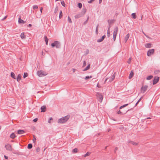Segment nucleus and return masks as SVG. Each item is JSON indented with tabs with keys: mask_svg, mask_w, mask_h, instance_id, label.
I'll use <instances>...</instances> for the list:
<instances>
[{
	"mask_svg": "<svg viewBox=\"0 0 160 160\" xmlns=\"http://www.w3.org/2000/svg\"><path fill=\"white\" fill-rule=\"evenodd\" d=\"M70 118L69 115H68L65 117L62 118L58 120V123H63L66 122Z\"/></svg>",
	"mask_w": 160,
	"mask_h": 160,
	"instance_id": "1",
	"label": "nucleus"
},
{
	"mask_svg": "<svg viewBox=\"0 0 160 160\" xmlns=\"http://www.w3.org/2000/svg\"><path fill=\"white\" fill-rule=\"evenodd\" d=\"M37 74L39 77H42L46 76L48 73L45 72L41 70L38 71L37 72Z\"/></svg>",
	"mask_w": 160,
	"mask_h": 160,
	"instance_id": "2",
	"label": "nucleus"
},
{
	"mask_svg": "<svg viewBox=\"0 0 160 160\" xmlns=\"http://www.w3.org/2000/svg\"><path fill=\"white\" fill-rule=\"evenodd\" d=\"M97 98L99 102H101L103 99V96L102 94L100 93L97 92L96 94Z\"/></svg>",
	"mask_w": 160,
	"mask_h": 160,
	"instance_id": "3",
	"label": "nucleus"
},
{
	"mask_svg": "<svg viewBox=\"0 0 160 160\" xmlns=\"http://www.w3.org/2000/svg\"><path fill=\"white\" fill-rule=\"evenodd\" d=\"M51 46L52 48L56 46L57 48H59L60 47V44L59 42L56 41L51 44Z\"/></svg>",
	"mask_w": 160,
	"mask_h": 160,
	"instance_id": "4",
	"label": "nucleus"
},
{
	"mask_svg": "<svg viewBox=\"0 0 160 160\" xmlns=\"http://www.w3.org/2000/svg\"><path fill=\"white\" fill-rule=\"evenodd\" d=\"M118 30V28L117 27H116L114 29L113 33V39H114V41H115L116 39Z\"/></svg>",
	"mask_w": 160,
	"mask_h": 160,
	"instance_id": "5",
	"label": "nucleus"
},
{
	"mask_svg": "<svg viewBox=\"0 0 160 160\" xmlns=\"http://www.w3.org/2000/svg\"><path fill=\"white\" fill-rule=\"evenodd\" d=\"M148 86L147 85H145L142 86L141 88V92L142 93H144L147 90Z\"/></svg>",
	"mask_w": 160,
	"mask_h": 160,
	"instance_id": "6",
	"label": "nucleus"
},
{
	"mask_svg": "<svg viewBox=\"0 0 160 160\" xmlns=\"http://www.w3.org/2000/svg\"><path fill=\"white\" fill-rule=\"evenodd\" d=\"M154 52V50L153 49L149 50L147 52V55L148 56H150Z\"/></svg>",
	"mask_w": 160,
	"mask_h": 160,
	"instance_id": "7",
	"label": "nucleus"
},
{
	"mask_svg": "<svg viewBox=\"0 0 160 160\" xmlns=\"http://www.w3.org/2000/svg\"><path fill=\"white\" fill-rule=\"evenodd\" d=\"M5 148L6 150L8 151H12V146L9 144H6L5 146Z\"/></svg>",
	"mask_w": 160,
	"mask_h": 160,
	"instance_id": "8",
	"label": "nucleus"
},
{
	"mask_svg": "<svg viewBox=\"0 0 160 160\" xmlns=\"http://www.w3.org/2000/svg\"><path fill=\"white\" fill-rule=\"evenodd\" d=\"M159 80V78L158 77L156 76L155 77L153 81V85L156 84L158 82V81Z\"/></svg>",
	"mask_w": 160,
	"mask_h": 160,
	"instance_id": "9",
	"label": "nucleus"
},
{
	"mask_svg": "<svg viewBox=\"0 0 160 160\" xmlns=\"http://www.w3.org/2000/svg\"><path fill=\"white\" fill-rule=\"evenodd\" d=\"M134 73L133 71H131L129 75L128 78L129 79H131L133 76Z\"/></svg>",
	"mask_w": 160,
	"mask_h": 160,
	"instance_id": "10",
	"label": "nucleus"
},
{
	"mask_svg": "<svg viewBox=\"0 0 160 160\" xmlns=\"http://www.w3.org/2000/svg\"><path fill=\"white\" fill-rule=\"evenodd\" d=\"M41 112H44L46 110V107L45 106H43L41 107Z\"/></svg>",
	"mask_w": 160,
	"mask_h": 160,
	"instance_id": "11",
	"label": "nucleus"
},
{
	"mask_svg": "<svg viewBox=\"0 0 160 160\" xmlns=\"http://www.w3.org/2000/svg\"><path fill=\"white\" fill-rule=\"evenodd\" d=\"M25 132L23 130H19L18 131V134H22L24 133Z\"/></svg>",
	"mask_w": 160,
	"mask_h": 160,
	"instance_id": "12",
	"label": "nucleus"
},
{
	"mask_svg": "<svg viewBox=\"0 0 160 160\" xmlns=\"http://www.w3.org/2000/svg\"><path fill=\"white\" fill-rule=\"evenodd\" d=\"M115 73H114L111 78L110 79V82H112V81H113L114 79L115 78Z\"/></svg>",
	"mask_w": 160,
	"mask_h": 160,
	"instance_id": "13",
	"label": "nucleus"
},
{
	"mask_svg": "<svg viewBox=\"0 0 160 160\" xmlns=\"http://www.w3.org/2000/svg\"><path fill=\"white\" fill-rule=\"evenodd\" d=\"M21 75L20 74H19L17 77V81L19 82L21 80Z\"/></svg>",
	"mask_w": 160,
	"mask_h": 160,
	"instance_id": "14",
	"label": "nucleus"
},
{
	"mask_svg": "<svg viewBox=\"0 0 160 160\" xmlns=\"http://www.w3.org/2000/svg\"><path fill=\"white\" fill-rule=\"evenodd\" d=\"M20 37L22 39H24L25 38V36L24 32H22L21 33L20 35Z\"/></svg>",
	"mask_w": 160,
	"mask_h": 160,
	"instance_id": "15",
	"label": "nucleus"
},
{
	"mask_svg": "<svg viewBox=\"0 0 160 160\" xmlns=\"http://www.w3.org/2000/svg\"><path fill=\"white\" fill-rule=\"evenodd\" d=\"M90 64H88V66L83 70V71H86L89 69L90 68Z\"/></svg>",
	"mask_w": 160,
	"mask_h": 160,
	"instance_id": "16",
	"label": "nucleus"
},
{
	"mask_svg": "<svg viewBox=\"0 0 160 160\" xmlns=\"http://www.w3.org/2000/svg\"><path fill=\"white\" fill-rule=\"evenodd\" d=\"M18 22H19V23H20L24 24L26 22L23 21L22 19H21L19 18L18 20Z\"/></svg>",
	"mask_w": 160,
	"mask_h": 160,
	"instance_id": "17",
	"label": "nucleus"
},
{
	"mask_svg": "<svg viewBox=\"0 0 160 160\" xmlns=\"http://www.w3.org/2000/svg\"><path fill=\"white\" fill-rule=\"evenodd\" d=\"M131 144L134 146H137L138 145V143L137 142H134L133 141H130V142Z\"/></svg>",
	"mask_w": 160,
	"mask_h": 160,
	"instance_id": "18",
	"label": "nucleus"
},
{
	"mask_svg": "<svg viewBox=\"0 0 160 160\" xmlns=\"http://www.w3.org/2000/svg\"><path fill=\"white\" fill-rule=\"evenodd\" d=\"M129 37V34H128L127 35H126L125 38V42H127V41Z\"/></svg>",
	"mask_w": 160,
	"mask_h": 160,
	"instance_id": "19",
	"label": "nucleus"
},
{
	"mask_svg": "<svg viewBox=\"0 0 160 160\" xmlns=\"http://www.w3.org/2000/svg\"><path fill=\"white\" fill-rule=\"evenodd\" d=\"M145 46L147 48H150L151 47L152 44L151 43H147L145 45Z\"/></svg>",
	"mask_w": 160,
	"mask_h": 160,
	"instance_id": "20",
	"label": "nucleus"
},
{
	"mask_svg": "<svg viewBox=\"0 0 160 160\" xmlns=\"http://www.w3.org/2000/svg\"><path fill=\"white\" fill-rule=\"evenodd\" d=\"M105 35H103V36H102V40H100V39H98V42H102L103 40L104 39V38H105Z\"/></svg>",
	"mask_w": 160,
	"mask_h": 160,
	"instance_id": "21",
	"label": "nucleus"
},
{
	"mask_svg": "<svg viewBox=\"0 0 160 160\" xmlns=\"http://www.w3.org/2000/svg\"><path fill=\"white\" fill-rule=\"evenodd\" d=\"M16 136L15 135L14 133H12L10 136V137L11 138L14 139L16 137Z\"/></svg>",
	"mask_w": 160,
	"mask_h": 160,
	"instance_id": "22",
	"label": "nucleus"
},
{
	"mask_svg": "<svg viewBox=\"0 0 160 160\" xmlns=\"http://www.w3.org/2000/svg\"><path fill=\"white\" fill-rule=\"evenodd\" d=\"M11 76L12 78H13V79H16V77H15V75L14 73L13 72H12L11 73Z\"/></svg>",
	"mask_w": 160,
	"mask_h": 160,
	"instance_id": "23",
	"label": "nucleus"
},
{
	"mask_svg": "<svg viewBox=\"0 0 160 160\" xmlns=\"http://www.w3.org/2000/svg\"><path fill=\"white\" fill-rule=\"evenodd\" d=\"M44 38L45 41L46 42V44L47 45H48V39L46 36H45Z\"/></svg>",
	"mask_w": 160,
	"mask_h": 160,
	"instance_id": "24",
	"label": "nucleus"
},
{
	"mask_svg": "<svg viewBox=\"0 0 160 160\" xmlns=\"http://www.w3.org/2000/svg\"><path fill=\"white\" fill-rule=\"evenodd\" d=\"M78 7L80 8L81 9L82 7V3L79 2L78 4Z\"/></svg>",
	"mask_w": 160,
	"mask_h": 160,
	"instance_id": "25",
	"label": "nucleus"
},
{
	"mask_svg": "<svg viewBox=\"0 0 160 160\" xmlns=\"http://www.w3.org/2000/svg\"><path fill=\"white\" fill-rule=\"evenodd\" d=\"M92 76H86L85 78V80H87V79H90V78H92Z\"/></svg>",
	"mask_w": 160,
	"mask_h": 160,
	"instance_id": "26",
	"label": "nucleus"
},
{
	"mask_svg": "<svg viewBox=\"0 0 160 160\" xmlns=\"http://www.w3.org/2000/svg\"><path fill=\"white\" fill-rule=\"evenodd\" d=\"M132 18L134 19H135L136 18V16L135 13H132Z\"/></svg>",
	"mask_w": 160,
	"mask_h": 160,
	"instance_id": "27",
	"label": "nucleus"
},
{
	"mask_svg": "<svg viewBox=\"0 0 160 160\" xmlns=\"http://www.w3.org/2000/svg\"><path fill=\"white\" fill-rule=\"evenodd\" d=\"M153 78V76L152 75H150L148 76L147 78V80H149Z\"/></svg>",
	"mask_w": 160,
	"mask_h": 160,
	"instance_id": "28",
	"label": "nucleus"
},
{
	"mask_svg": "<svg viewBox=\"0 0 160 160\" xmlns=\"http://www.w3.org/2000/svg\"><path fill=\"white\" fill-rule=\"evenodd\" d=\"M91 154V153L89 152H88L85 154L84 155V157H85L88 156H89Z\"/></svg>",
	"mask_w": 160,
	"mask_h": 160,
	"instance_id": "29",
	"label": "nucleus"
},
{
	"mask_svg": "<svg viewBox=\"0 0 160 160\" xmlns=\"http://www.w3.org/2000/svg\"><path fill=\"white\" fill-rule=\"evenodd\" d=\"M110 28V27H109L108 28V32H107L108 35H107L108 37H109L110 36V31H109Z\"/></svg>",
	"mask_w": 160,
	"mask_h": 160,
	"instance_id": "30",
	"label": "nucleus"
},
{
	"mask_svg": "<svg viewBox=\"0 0 160 160\" xmlns=\"http://www.w3.org/2000/svg\"><path fill=\"white\" fill-rule=\"evenodd\" d=\"M78 152V149L77 148H74L72 150V152L73 153H76Z\"/></svg>",
	"mask_w": 160,
	"mask_h": 160,
	"instance_id": "31",
	"label": "nucleus"
},
{
	"mask_svg": "<svg viewBox=\"0 0 160 160\" xmlns=\"http://www.w3.org/2000/svg\"><path fill=\"white\" fill-rule=\"evenodd\" d=\"M32 8L34 10L37 9L38 8V6L37 5H34L33 6Z\"/></svg>",
	"mask_w": 160,
	"mask_h": 160,
	"instance_id": "32",
	"label": "nucleus"
},
{
	"mask_svg": "<svg viewBox=\"0 0 160 160\" xmlns=\"http://www.w3.org/2000/svg\"><path fill=\"white\" fill-rule=\"evenodd\" d=\"M28 149H31L32 148V145L31 144H29L28 145Z\"/></svg>",
	"mask_w": 160,
	"mask_h": 160,
	"instance_id": "33",
	"label": "nucleus"
},
{
	"mask_svg": "<svg viewBox=\"0 0 160 160\" xmlns=\"http://www.w3.org/2000/svg\"><path fill=\"white\" fill-rule=\"evenodd\" d=\"M61 4L62 5L63 7L65 6V3L64 1H62L61 2Z\"/></svg>",
	"mask_w": 160,
	"mask_h": 160,
	"instance_id": "34",
	"label": "nucleus"
},
{
	"mask_svg": "<svg viewBox=\"0 0 160 160\" xmlns=\"http://www.w3.org/2000/svg\"><path fill=\"white\" fill-rule=\"evenodd\" d=\"M62 15V12L61 11H60L59 12V18H61Z\"/></svg>",
	"mask_w": 160,
	"mask_h": 160,
	"instance_id": "35",
	"label": "nucleus"
},
{
	"mask_svg": "<svg viewBox=\"0 0 160 160\" xmlns=\"http://www.w3.org/2000/svg\"><path fill=\"white\" fill-rule=\"evenodd\" d=\"M28 76V74L27 73H24V75H23V78H26V77H27Z\"/></svg>",
	"mask_w": 160,
	"mask_h": 160,
	"instance_id": "36",
	"label": "nucleus"
},
{
	"mask_svg": "<svg viewBox=\"0 0 160 160\" xmlns=\"http://www.w3.org/2000/svg\"><path fill=\"white\" fill-rule=\"evenodd\" d=\"M68 22L70 23L72 22L71 19L69 17H68Z\"/></svg>",
	"mask_w": 160,
	"mask_h": 160,
	"instance_id": "37",
	"label": "nucleus"
},
{
	"mask_svg": "<svg viewBox=\"0 0 160 160\" xmlns=\"http://www.w3.org/2000/svg\"><path fill=\"white\" fill-rule=\"evenodd\" d=\"M128 105V104L124 105H123L121 106L120 108V109H121L122 108L124 107L127 106Z\"/></svg>",
	"mask_w": 160,
	"mask_h": 160,
	"instance_id": "38",
	"label": "nucleus"
},
{
	"mask_svg": "<svg viewBox=\"0 0 160 160\" xmlns=\"http://www.w3.org/2000/svg\"><path fill=\"white\" fill-rule=\"evenodd\" d=\"M86 61H84L83 62V64L82 67H85L86 66Z\"/></svg>",
	"mask_w": 160,
	"mask_h": 160,
	"instance_id": "39",
	"label": "nucleus"
},
{
	"mask_svg": "<svg viewBox=\"0 0 160 160\" xmlns=\"http://www.w3.org/2000/svg\"><path fill=\"white\" fill-rule=\"evenodd\" d=\"M131 58H129L128 59V62H128V63H129H129H130V62H131Z\"/></svg>",
	"mask_w": 160,
	"mask_h": 160,
	"instance_id": "40",
	"label": "nucleus"
},
{
	"mask_svg": "<svg viewBox=\"0 0 160 160\" xmlns=\"http://www.w3.org/2000/svg\"><path fill=\"white\" fill-rule=\"evenodd\" d=\"M33 141L34 142H36V138H35L34 136H33Z\"/></svg>",
	"mask_w": 160,
	"mask_h": 160,
	"instance_id": "41",
	"label": "nucleus"
},
{
	"mask_svg": "<svg viewBox=\"0 0 160 160\" xmlns=\"http://www.w3.org/2000/svg\"><path fill=\"white\" fill-rule=\"evenodd\" d=\"M97 86L98 88H101V86L100 85V84L98 83V84H97Z\"/></svg>",
	"mask_w": 160,
	"mask_h": 160,
	"instance_id": "42",
	"label": "nucleus"
},
{
	"mask_svg": "<svg viewBox=\"0 0 160 160\" xmlns=\"http://www.w3.org/2000/svg\"><path fill=\"white\" fill-rule=\"evenodd\" d=\"M96 33H97V34L98 33V26H97V27L96 28Z\"/></svg>",
	"mask_w": 160,
	"mask_h": 160,
	"instance_id": "43",
	"label": "nucleus"
},
{
	"mask_svg": "<svg viewBox=\"0 0 160 160\" xmlns=\"http://www.w3.org/2000/svg\"><path fill=\"white\" fill-rule=\"evenodd\" d=\"M37 121H38L37 118H36L34 119H33V121L35 122H36Z\"/></svg>",
	"mask_w": 160,
	"mask_h": 160,
	"instance_id": "44",
	"label": "nucleus"
},
{
	"mask_svg": "<svg viewBox=\"0 0 160 160\" xmlns=\"http://www.w3.org/2000/svg\"><path fill=\"white\" fill-rule=\"evenodd\" d=\"M52 120V118H50V119H49V121H48V122H49V123H51L50 121H51V120Z\"/></svg>",
	"mask_w": 160,
	"mask_h": 160,
	"instance_id": "45",
	"label": "nucleus"
},
{
	"mask_svg": "<svg viewBox=\"0 0 160 160\" xmlns=\"http://www.w3.org/2000/svg\"><path fill=\"white\" fill-rule=\"evenodd\" d=\"M118 114H121L122 113V112H121L120 110H119L118 112Z\"/></svg>",
	"mask_w": 160,
	"mask_h": 160,
	"instance_id": "46",
	"label": "nucleus"
},
{
	"mask_svg": "<svg viewBox=\"0 0 160 160\" xmlns=\"http://www.w3.org/2000/svg\"><path fill=\"white\" fill-rule=\"evenodd\" d=\"M93 1V0H90V1H88V3H91Z\"/></svg>",
	"mask_w": 160,
	"mask_h": 160,
	"instance_id": "47",
	"label": "nucleus"
},
{
	"mask_svg": "<svg viewBox=\"0 0 160 160\" xmlns=\"http://www.w3.org/2000/svg\"><path fill=\"white\" fill-rule=\"evenodd\" d=\"M76 69H75V68L72 69V71L73 72H75L76 71Z\"/></svg>",
	"mask_w": 160,
	"mask_h": 160,
	"instance_id": "48",
	"label": "nucleus"
},
{
	"mask_svg": "<svg viewBox=\"0 0 160 160\" xmlns=\"http://www.w3.org/2000/svg\"><path fill=\"white\" fill-rule=\"evenodd\" d=\"M4 157L6 159H8V157L7 156H5H5H4Z\"/></svg>",
	"mask_w": 160,
	"mask_h": 160,
	"instance_id": "49",
	"label": "nucleus"
},
{
	"mask_svg": "<svg viewBox=\"0 0 160 160\" xmlns=\"http://www.w3.org/2000/svg\"><path fill=\"white\" fill-rule=\"evenodd\" d=\"M58 7L57 6L56 7L55 10H58Z\"/></svg>",
	"mask_w": 160,
	"mask_h": 160,
	"instance_id": "50",
	"label": "nucleus"
},
{
	"mask_svg": "<svg viewBox=\"0 0 160 160\" xmlns=\"http://www.w3.org/2000/svg\"><path fill=\"white\" fill-rule=\"evenodd\" d=\"M102 0H99V3L100 4L102 2Z\"/></svg>",
	"mask_w": 160,
	"mask_h": 160,
	"instance_id": "51",
	"label": "nucleus"
},
{
	"mask_svg": "<svg viewBox=\"0 0 160 160\" xmlns=\"http://www.w3.org/2000/svg\"><path fill=\"white\" fill-rule=\"evenodd\" d=\"M141 98H140V99L138 101V102H137V103L136 104H137L138 103V102H139L141 100Z\"/></svg>",
	"mask_w": 160,
	"mask_h": 160,
	"instance_id": "52",
	"label": "nucleus"
},
{
	"mask_svg": "<svg viewBox=\"0 0 160 160\" xmlns=\"http://www.w3.org/2000/svg\"><path fill=\"white\" fill-rule=\"evenodd\" d=\"M28 27H31L32 26V25L31 24H29L28 25Z\"/></svg>",
	"mask_w": 160,
	"mask_h": 160,
	"instance_id": "53",
	"label": "nucleus"
},
{
	"mask_svg": "<svg viewBox=\"0 0 160 160\" xmlns=\"http://www.w3.org/2000/svg\"><path fill=\"white\" fill-rule=\"evenodd\" d=\"M40 10H43V8L41 7L40 9Z\"/></svg>",
	"mask_w": 160,
	"mask_h": 160,
	"instance_id": "54",
	"label": "nucleus"
},
{
	"mask_svg": "<svg viewBox=\"0 0 160 160\" xmlns=\"http://www.w3.org/2000/svg\"><path fill=\"white\" fill-rule=\"evenodd\" d=\"M81 16V15H79V16H78V17L77 16H75V17H76V18H79V17H80Z\"/></svg>",
	"mask_w": 160,
	"mask_h": 160,
	"instance_id": "55",
	"label": "nucleus"
},
{
	"mask_svg": "<svg viewBox=\"0 0 160 160\" xmlns=\"http://www.w3.org/2000/svg\"><path fill=\"white\" fill-rule=\"evenodd\" d=\"M134 2L135 4L136 5H137V2H136L135 1H134Z\"/></svg>",
	"mask_w": 160,
	"mask_h": 160,
	"instance_id": "56",
	"label": "nucleus"
},
{
	"mask_svg": "<svg viewBox=\"0 0 160 160\" xmlns=\"http://www.w3.org/2000/svg\"><path fill=\"white\" fill-rule=\"evenodd\" d=\"M7 17V16H6L3 19H5Z\"/></svg>",
	"mask_w": 160,
	"mask_h": 160,
	"instance_id": "57",
	"label": "nucleus"
},
{
	"mask_svg": "<svg viewBox=\"0 0 160 160\" xmlns=\"http://www.w3.org/2000/svg\"><path fill=\"white\" fill-rule=\"evenodd\" d=\"M107 80V79H106L105 80V82H106V81Z\"/></svg>",
	"mask_w": 160,
	"mask_h": 160,
	"instance_id": "58",
	"label": "nucleus"
},
{
	"mask_svg": "<svg viewBox=\"0 0 160 160\" xmlns=\"http://www.w3.org/2000/svg\"><path fill=\"white\" fill-rule=\"evenodd\" d=\"M150 118H147V119H150Z\"/></svg>",
	"mask_w": 160,
	"mask_h": 160,
	"instance_id": "59",
	"label": "nucleus"
},
{
	"mask_svg": "<svg viewBox=\"0 0 160 160\" xmlns=\"http://www.w3.org/2000/svg\"><path fill=\"white\" fill-rule=\"evenodd\" d=\"M42 12V11L41 10L40 11V13H41Z\"/></svg>",
	"mask_w": 160,
	"mask_h": 160,
	"instance_id": "60",
	"label": "nucleus"
},
{
	"mask_svg": "<svg viewBox=\"0 0 160 160\" xmlns=\"http://www.w3.org/2000/svg\"><path fill=\"white\" fill-rule=\"evenodd\" d=\"M100 40H102V38L101 39H100Z\"/></svg>",
	"mask_w": 160,
	"mask_h": 160,
	"instance_id": "61",
	"label": "nucleus"
},
{
	"mask_svg": "<svg viewBox=\"0 0 160 160\" xmlns=\"http://www.w3.org/2000/svg\"><path fill=\"white\" fill-rule=\"evenodd\" d=\"M94 0H93V1H94Z\"/></svg>",
	"mask_w": 160,
	"mask_h": 160,
	"instance_id": "62",
	"label": "nucleus"
}]
</instances>
